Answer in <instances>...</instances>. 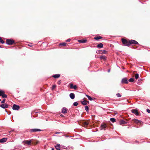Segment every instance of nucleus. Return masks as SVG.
I'll use <instances>...</instances> for the list:
<instances>
[{
  "label": "nucleus",
  "mask_w": 150,
  "mask_h": 150,
  "mask_svg": "<svg viewBox=\"0 0 150 150\" xmlns=\"http://www.w3.org/2000/svg\"><path fill=\"white\" fill-rule=\"evenodd\" d=\"M122 42L123 45L126 46H129L130 45L129 41L128 42L126 40L124 39H122Z\"/></svg>",
  "instance_id": "f257e3e1"
},
{
  "label": "nucleus",
  "mask_w": 150,
  "mask_h": 150,
  "mask_svg": "<svg viewBox=\"0 0 150 150\" xmlns=\"http://www.w3.org/2000/svg\"><path fill=\"white\" fill-rule=\"evenodd\" d=\"M33 139L29 140H26L24 141V142L25 144H27L28 145H30L31 144V143L32 144H38V142H37L36 143H33Z\"/></svg>",
  "instance_id": "f03ea898"
},
{
  "label": "nucleus",
  "mask_w": 150,
  "mask_h": 150,
  "mask_svg": "<svg viewBox=\"0 0 150 150\" xmlns=\"http://www.w3.org/2000/svg\"><path fill=\"white\" fill-rule=\"evenodd\" d=\"M14 42V41L13 40L10 39H7L6 40V43L8 45H12Z\"/></svg>",
  "instance_id": "7ed1b4c3"
},
{
  "label": "nucleus",
  "mask_w": 150,
  "mask_h": 150,
  "mask_svg": "<svg viewBox=\"0 0 150 150\" xmlns=\"http://www.w3.org/2000/svg\"><path fill=\"white\" fill-rule=\"evenodd\" d=\"M41 130L38 129H32L30 130V132H37L41 131Z\"/></svg>",
  "instance_id": "20e7f679"
},
{
  "label": "nucleus",
  "mask_w": 150,
  "mask_h": 150,
  "mask_svg": "<svg viewBox=\"0 0 150 150\" xmlns=\"http://www.w3.org/2000/svg\"><path fill=\"white\" fill-rule=\"evenodd\" d=\"M12 108L14 110H16L19 109L20 107L18 105L16 104H14Z\"/></svg>",
  "instance_id": "39448f33"
},
{
  "label": "nucleus",
  "mask_w": 150,
  "mask_h": 150,
  "mask_svg": "<svg viewBox=\"0 0 150 150\" xmlns=\"http://www.w3.org/2000/svg\"><path fill=\"white\" fill-rule=\"evenodd\" d=\"M131 111L132 113H134L136 115L138 116L139 115V112L137 110L132 109Z\"/></svg>",
  "instance_id": "423d86ee"
},
{
  "label": "nucleus",
  "mask_w": 150,
  "mask_h": 150,
  "mask_svg": "<svg viewBox=\"0 0 150 150\" xmlns=\"http://www.w3.org/2000/svg\"><path fill=\"white\" fill-rule=\"evenodd\" d=\"M133 121L137 124H142V122L141 121L137 119H133Z\"/></svg>",
  "instance_id": "0eeeda50"
},
{
  "label": "nucleus",
  "mask_w": 150,
  "mask_h": 150,
  "mask_svg": "<svg viewBox=\"0 0 150 150\" xmlns=\"http://www.w3.org/2000/svg\"><path fill=\"white\" fill-rule=\"evenodd\" d=\"M130 45L132 44H138V43L136 41L134 40H129Z\"/></svg>",
  "instance_id": "6e6552de"
},
{
  "label": "nucleus",
  "mask_w": 150,
  "mask_h": 150,
  "mask_svg": "<svg viewBox=\"0 0 150 150\" xmlns=\"http://www.w3.org/2000/svg\"><path fill=\"white\" fill-rule=\"evenodd\" d=\"M0 106L3 108H8V105L6 104L1 105Z\"/></svg>",
  "instance_id": "1a4fd4ad"
},
{
  "label": "nucleus",
  "mask_w": 150,
  "mask_h": 150,
  "mask_svg": "<svg viewBox=\"0 0 150 150\" xmlns=\"http://www.w3.org/2000/svg\"><path fill=\"white\" fill-rule=\"evenodd\" d=\"M122 83H127L128 81L127 79L125 78H123L122 80Z\"/></svg>",
  "instance_id": "9d476101"
},
{
  "label": "nucleus",
  "mask_w": 150,
  "mask_h": 150,
  "mask_svg": "<svg viewBox=\"0 0 150 150\" xmlns=\"http://www.w3.org/2000/svg\"><path fill=\"white\" fill-rule=\"evenodd\" d=\"M88 122L87 121H83L82 122V124L83 126L84 127H86L87 126L88 124Z\"/></svg>",
  "instance_id": "9b49d317"
},
{
  "label": "nucleus",
  "mask_w": 150,
  "mask_h": 150,
  "mask_svg": "<svg viewBox=\"0 0 150 150\" xmlns=\"http://www.w3.org/2000/svg\"><path fill=\"white\" fill-rule=\"evenodd\" d=\"M7 140V138H4L0 139V143H3L6 142Z\"/></svg>",
  "instance_id": "f8f14e48"
},
{
  "label": "nucleus",
  "mask_w": 150,
  "mask_h": 150,
  "mask_svg": "<svg viewBox=\"0 0 150 150\" xmlns=\"http://www.w3.org/2000/svg\"><path fill=\"white\" fill-rule=\"evenodd\" d=\"M70 87L71 89H76L77 87L76 85H74L73 84L71 83L70 84Z\"/></svg>",
  "instance_id": "ddd939ff"
},
{
  "label": "nucleus",
  "mask_w": 150,
  "mask_h": 150,
  "mask_svg": "<svg viewBox=\"0 0 150 150\" xmlns=\"http://www.w3.org/2000/svg\"><path fill=\"white\" fill-rule=\"evenodd\" d=\"M69 96L72 99H74L75 97L74 94L73 93H71L69 94Z\"/></svg>",
  "instance_id": "4468645a"
},
{
  "label": "nucleus",
  "mask_w": 150,
  "mask_h": 150,
  "mask_svg": "<svg viewBox=\"0 0 150 150\" xmlns=\"http://www.w3.org/2000/svg\"><path fill=\"white\" fill-rule=\"evenodd\" d=\"M107 127V125L105 124L102 125L101 126V129H104L105 130Z\"/></svg>",
  "instance_id": "2eb2a0df"
},
{
  "label": "nucleus",
  "mask_w": 150,
  "mask_h": 150,
  "mask_svg": "<svg viewBox=\"0 0 150 150\" xmlns=\"http://www.w3.org/2000/svg\"><path fill=\"white\" fill-rule=\"evenodd\" d=\"M67 112V109L65 108H63L62 110V113L65 114Z\"/></svg>",
  "instance_id": "dca6fc26"
},
{
  "label": "nucleus",
  "mask_w": 150,
  "mask_h": 150,
  "mask_svg": "<svg viewBox=\"0 0 150 150\" xmlns=\"http://www.w3.org/2000/svg\"><path fill=\"white\" fill-rule=\"evenodd\" d=\"M127 122L125 121L122 120H121L120 121V125H122L123 124H126Z\"/></svg>",
  "instance_id": "f3484780"
},
{
  "label": "nucleus",
  "mask_w": 150,
  "mask_h": 150,
  "mask_svg": "<svg viewBox=\"0 0 150 150\" xmlns=\"http://www.w3.org/2000/svg\"><path fill=\"white\" fill-rule=\"evenodd\" d=\"M87 40H79L78 42L80 43H85L86 42Z\"/></svg>",
  "instance_id": "a211bd4d"
},
{
  "label": "nucleus",
  "mask_w": 150,
  "mask_h": 150,
  "mask_svg": "<svg viewBox=\"0 0 150 150\" xmlns=\"http://www.w3.org/2000/svg\"><path fill=\"white\" fill-rule=\"evenodd\" d=\"M103 47V45L102 43H100L97 45V47L98 48H101Z\"/></svg>",
  "instance_id": "6ab92c4d"
},
{
  "label": "nucleus",
  "mask_w": 150,
  "mask_h": 150,
  "mask_svg": "<svg viewBox=\"0 0 150 150\" xmlns=\"http://www.w3.org/2000/svg\"><path fill=\"white\" fill-rule=\"evenodd\" d=\"M60 76V75L58 74H56L53 76V77H54L55 78H59Z\"/></svg>",
  "instance_id": "aec40b11"
},
{
  "label": "nucleus",
  "mask_w": 150,
  "mask_h": 150,
  "mask_svg": "<svg viewBox=\"0 0 150 150\" xmlns=\"http://www.w3.org/2000/svg\"><path fill=\"white\" fill-rule=\"evenodd\" d=\"M55 147L56 149L57 150H60V145L57 144L55 146Z\"/></svg>",
  "instance_id": "412c9836"
},
{
  "label": "nucleus",
  "mask_w": 150,
  "mask_h": 150,
  "mask_svg": "<svg viewBox=\"0 0 150 150\" xmlns=\"http://www.w3.org/2000/svg\"><path fill=\"white\" fill-rule=\"evenodd\" d=\"M102 38L101 36H97L94 38V39L96 40H98L99 39Z\"/></svg>",
  "instance_id": "4be33fe9"
},
{
  "label": "nucleus",
  "mask_w": 150,
  "mask_h": 150,
  "mask_svg": "<svg viewBox=\"0 0 150 150\" xmlns=\"http://www.w3.org/2000/svg\"><path fill=\"white\" fill-rule=\"evenodd\" d=\"M86 96L88 98V99L90 100H93V99L90 96L86 95Z\"/></svg>",
  "instance_id": "5701e85b"
},
{
  "label": "nucleus",
  "mask_w": 150,
  "mask_h": 150,
  "mask_svg": "<svg viewBox=\"0 0 150 150\" xmlns=\"http://www.w3.org/2000/svg\"><path fill=\"white\" fill-rule=\"evenodd\" d=\"M4 93H3L2 94L1 96L3 98H7V95L6 94H4Z\"/></svg>",
  "instance_id": "b1692460"
},
{
  "label": "nucleus",
  "mask_w": 150,
  "mask_h": 150,
  "mask_svg": "<svg viewBox=\"0 0 150 150\" xmlns=\"http://www.w3.org/2000/svg\"><path fill=\"white\" fill-rule=\"evenodd\" d=\"M106 58V57L104 55L101 56L100 57V59H101L105 60Z\"/></svg>",
  "instance_id": "393cba45"
},
{
  "label": "nucleus",
  "mask_w": 150,
  "mask_h": 150,
  "mask_svg": "<svg viewBox=\"0 0 150 150\" xmlns=\"http://www.w3.org/2000/svg\"><path fill=\"white\" fill-rule=\"evenodd\" d=\"M110 121L113 122H114L116 121L115 119L113 118H110Z\"/></svg>",
  "instance_id": "a878e982"
},
{
  "label": "nucleus",
  "mask_w": 150,
  "mask_h": 150,
  "mask_svg": "<svg viewBox=\"0 0 150 150\" xmlns=\"http://www.w3.org/2000/svg\"><path fill=\"white\" fill-rule=\"evenodd\" d=\"M87 101L84 100L81 102V103L83 105H86L87 104Z\"/></svg>",
  "instance_id": "bb28decb"
},
{
  "label": "nucleus",
  "mask_w": 150,
  "mask_h": 150,
  "mask_svg": "<svg viewBox=\"0 0 150 150\" xmlns=\"http://www.w3.org/2000/svg\"><path fill=\"white\" fill-rule=\"evenodd\" d=\"M85 110H86V112H88V106H86L85 107Z\"/></svg>",
  "instance_id": "cd10ccee"
},
{
  "label": "nucleus",
  "mask_w": 150,
  "mask_h": 150,
  "mask_svg": "<svg viewBox=\"0 0 150 150\" xmlns=\"http://www.w3.org/2000/svg\"><path fill=\"white\" fill-rule=\"evenodd\" d=\"M139 77V74H136L135 75V77L136 79H137Z\"/></svg>",
  "instance_id": "c85d7f7f"
},
{
  "label": "nucleus",
  "mask_w": 150,
  "mask_h": 150,
  "mask_svg": "<svg viewBox=\"0 0 150 150\" xmlns=\"http://www.w3.org/2000/svg\"><path fill=\"white\" fill-rule=\"evenodd\" d=\"M66 44L65 42H62L60 43L59 44L60 45H62V46H65L66 45Z\"/></svg>",
  "instance_id": "c756f323"
},
{
  "label": "nucleus",
  "mask_w": 150,
  "mask_h": 150,
  "mask_svg": "<svg viewBox=\"0 0 150 150\" xmlns=\"http://www.w3.org/2000/svg\"><path fill=\"white\" fill-rule=\"evenodd\" d=\"M0 42L2 44H3L4 43V41L0 37Z\"/></svg>",
  "instance_id": "7c9ffc66"
},
{
  "label": "nucleus",
  "mask_w": 150,
  "mask_h": 150,
  "mask_svg": "<svg viewBox=\"0 0 150 150\" xmlns=\"http://www.w3.org/2000/svg\"><path fill=\"white\" fill-rule=\"evenodd\" d=\"M78 105V103L77 102H75L73 103V105L75 106H77Z\"/></svg>",
  "instance_id": "2f4dec72"
},
{
  "label": "nucleus",
  "mask_w": 150,
  "mask_h": 150,
  "mask_svg": "<svg viewBox=\"0 0 150 150\" xmlns=\"http://www.w3.org/2000/svg\"><path fill=\"white\" fill-rule=\"evenodd\" d=\"M134 81V79L132 78H131L129 79V81L130 82H133Z\"/></svg>",
  "instance_id": "473e14b6"
},
{
  "label": "nucleus",
  "mask_w": 150,
  "mask_h": 150,
  "mask_svg": "<svg viewBox=\"0 0 150 150\" xmlns=\"http://www.w3.org/2000/svg\"><path fill=\"white\" fill-rule=\"evenodd\" d=\"M3 93H4V91L2 90H0V96H1L2 94H3Z\"/></svg>",
  "instance_id": "72a5a7b5"
},
{
  "label": "nucleus",
  "mask_w": 150,
  "mask_h": 150,
  "mask_svg": "<svg viewBox=\"0 0 150 150\" xmlns=\"http://www.w3.org/2000/svg\"><path fill=\"white\" fill-rule=\"evenodd\" d=\"M116 96L117 97H120L121 96V95L119 93H117Z\"/></svg>",
  "instance_id": "f704fd0d"
},
{
  "label": "nucleus",
  "mask_w": 150,
  "mask_h": 150,
  "mask_svg": "<svg viewBox=\"0 0 150 150\" xmlns=\"http://www.w3.org/2000/svg\"><path fill=\"white\" fill-rule=\"evenodd\" d=\"M107 52V51H106V50H104L103 51L102 53L103 54H105Z\"/></svg>",
  "instance_id": "c9c22d12"
},
{
  "label": "nucleus",
  "mask_w": 150,
  "mask_h": 150,
  "mask_svg": "<svg viewBox=\"0 0 150 150\" xmlns=\"http://www.w3.org/2000/svg\"><path fill=\"white\" fill-rule=\"evenodd\" d=\"M56 87V86L55 85H53L52 86V90L54 89Z\"/></svg>",
  "instance_id": "e433bc0d"
},
{
  "label": "nucleus",
  "mask_w": 150,
  "mask_h": 150,
  "mask_svg": "<svg viewBox=\"0 0 150 150\" xmlns=\"http://www.w3.org/2000/svg\"><path fill=\"white\" fill-rule=\"evenodd\" d=\"M5 99H4L3 100L1 101V103H5Z\"/></svg>",
  "instance_id": "4c0bfd02"
},
{
  "label": "nucleus",
  "mask_w": 150,
  "mask_h": 150,
  "mask_svg": "<svg viewBox=\"0 0 150 150\" xmlns=\"http://www.w3.org/2000/svg\"><path fill=\"white\" fill-rule=\"evenodd\" d=\"M70 40H71L70 39H69L66 40V42H69L70 41Z\"/></svg>",
  "instance_id": "58836bf2"
},
{
  "label": "nucleus",
  "mask_w": 150,
  "mask_h": 150,
  "mask_svg": "<svg viewBox=\"0 0 150 150\" xmlns=\"http://www.w3.org/2000/svg\"><path fill=\"white\" fill-rule=\"evenodd\" d=\"M146 111L148 113H150V110L149 109H147Z\"/></svg>",
  "instance_id": "ea45409f"
},
{
  "label": "nucleus",
  "mask_w": 150,
  "mask_h": 150,
  "mask_svg": "<svg viewBox=\"0 0 150 150\" xmlns=\"http://www.w3.org/2000/svg\"><path fill=\"white\" fill-rule=\"evenodd\" d=\"M61 81L59 80L58 81V84L59 85L61 83Z\"/></svg>",
  "instance_id": "a19ab883"
},
{
  "label": "nucleus",
  "mask_w": 150,
  "mask_h": 150,
  "mask_svg": "<svg viewBox=\"0 0 150 150\" xmlns=\"http://www.w3.org/2000/svg\"><path fill=\"white\" fill-rule=\"evenodd\" d=\"M60 133V132H55V134H59V133Z\"/></svg>",
  "instance_id": "79ce46f5"
},
{
  "label": "nucleus",
  "mask_w": 150,
  "mask_h": 150,
  "mask_svg": "<svg viewBox=\"0 0 150 150\" xmlns=\"http://www.w3.org/2000/svg\"><path fill=\"white\" fill-rule=\"evenodd\" d=\"M110 71V69H109V70H108V72H109Z\"/></svg>",
  "instance_id": "37998d69"
},
{
  "label": "nucleus",
  "mask_w": 150,
  "mask_h": 150,
  "mask_svg": "<svg viewBox=\"0 0 150 150\" xmlns=\"http://www.w3.org/2000/svg\"><path fill=\"white\" fill-rule=\"evenodd\" d=\"M65 136L66 137H68L69 136H67V135H66V136Z\"/></svg>",
  "instance_id": "c03bdc74"
},
{
  "label": "nucleus",
  "mask_w": 150,
  "mask_h": 150,
  "mask_svg": "<svg viewBox=\"0 0 150 150\" xmlns=\"http://www.w3.org/2000/svg\"><path fill=\"white\" fill-rule=\"evenodd\" d=\"M52 150H54V148H52Z\"/></svg>",
  "instance_id": "a18cd8bd"
},
{
  "label": "nucleus",
  "mask_w": 150,
  "mask_h": 150,
  "mask_svg": "<svg viewBox=\"0 0 150 150\" xmlns=\"http://www.w3.org/2000/svg\"><path fill=\"white\" fill-rule=\"evenodd\" d=\"M29 45L30 46H31V45Z\"/></svg>",
  "instance_id": "49530a36"
},
{
  "label": "nucleus",
  "mask_w": 150,
  "mask_h": 150,
  "mask_svg": "<svg viewBox=\"0 0 150 150\" xmlns=\"http://www.w3.org/2000/svg\"><path fill=\"white\" fill-rule=\"evenodd\" d=\"M61 116H63V115H61Z\"/></svg>",
  "instance_id": "de8ad7c7"
},
{
  "label": "nucleus",
  "mask_w": 150,
  "mask_h": 150,
  "mask_svg": "<svg viewBox=\"0 0 150 150\" xmlns=\"http://www.w3.org/2000/svg\"><path fill=\"white\" fill-rule=\"evenodd\" d=\"M1 101V99H0V101Z\"/></svg>",
  "instance_id": "09e8293b"
},
{
  "label": "nucleus",
  "mask_w": 150,
  "mask_h": 150,
  "mask_svg": "<svg viewBox=\"0 0 150 150\" xmlns=\"http://www.w3.org/2000/svg\"><path fill=\"white\" fill-rule=\"evenodd\" d=\"M0 47H1L0 46Z\"/></svg>",
  "instance_id": "8fccbe9b"
}]
</instances>
